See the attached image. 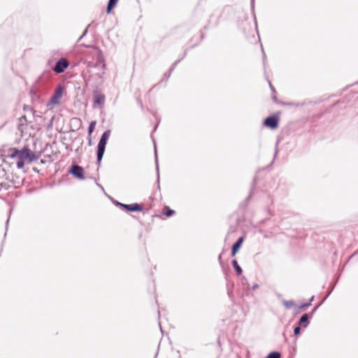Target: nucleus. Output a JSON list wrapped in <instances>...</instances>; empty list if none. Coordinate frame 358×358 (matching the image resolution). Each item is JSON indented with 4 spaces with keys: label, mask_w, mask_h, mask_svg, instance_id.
Here are the masks:
<instances>
[{
    "label": "nucleus",
    "mask_w": 358,
    "mask_h": 358,
    "mask_svg": "<svg viewBox=\"0 0 358 358\" xmlns=\"http://www.w3.org/2000/svg\"><path fill=\"white\" fill-rule=\"evenodd\" d=\"M179 62H180V59H178V60L176 61V62L173 64V65H172V66H171V69H170L169 72V73H165L164 77H165V78H166V80H167V79H169V78L170 77V76H171V74L172 71L174 70V69L176 68V65H177Z\"/></svg>",
    "instance_id": "16"
},
{
    "label": "nucleus",
    "mask_w": 358,
    "mask_h": 358,
    "mask_svg": "<svg viewBox=\"0 0 358 358\" xmlns=\"http://www.w3.org/2000/svg\"><path fill=\"white\" fill-rule=\"evenodd\" d=\"M155 157H156V162L157 163V148H156V145H155ZM157 171L159 172V168H158V164H157ZM159 178V176L158 175V178Z\"/></svg>",
    "instance_id": "27"
},
{
    "label": "nucleus",
    "mask_w": 358,
    "mask_h": 358,
    "mask_svg": "<svg viewBox=\"0 0 358 358\" xmlns=\"http://www.w3.org/2000/svg\"><path fill=\"white\" fill-rule=\"evenodd\" d=\"M96 51V55L97 58H96V65L99 64H103V66H105L104 64V57L102 53V51L99 48H95Z\"/></svg>",
    "instance_id": "11"
},
{
    "label": "nucleus",
    "mask_w": 358,
    "mask_h": 358,
    "mask_svg": "<svg viewBox=\"0 0 358 358\" xmlns=\"http://www.w3.org/2000/svg\"><path fill=\"white\" fill-rule=\"evenodd\" d=\"M94 103L93 106L95 107L96 106H99L102 107L105 103V96L98 92H94L93 94Z\"/></svg>",
    "instance_id": "7"
},
{
    "label": "nucleus",
    "mask_w": 358,
    "mask_h": 358,
    "mask_svg": "<svg viewBox=\"0 0 358 358\" xmlns=\"http://www.w3.org/2000/svg\"><path fill=\"white\" fill-rule=\"evenodd\" d=\"M280 357H281V355L280 352L274 351V352H270L267 355L266 358H280Z\"/></svg>",
    "instance_id": "18"
},
{
    "label": "nucleus",
    "mask_w": 358,
    "mask_h": 358,
    "mask_svg": "<svg viewBox=\"0 0 358 358\" xmlns=\"http://www.w3.org/2000/svg\"><path fill=\"white\" fill-rule=\"evenodd\" d=\"M138 104H140V105H141V107H143V103H142L141 101H138Z\"/></svg>",
    "instance_id": "37"
},
{
    "label": "nucleus",
    "mask_w": 358,
    "mask_h": 358,
    "mask_svg": "<svg viewBox=\"0 0 358 358\" xmlns=\"http://www.w3.org/2000/svg\"><path fill=\"white\" fill-rule=\"evenodd\" d=\"M243 237H240L236 241V243L232 245V248H231V256L232 257H234L236 254V252H238V250H239V248L241 247V245L243 242Z\"/></svg>",
    "instance_id": "9"
},
{
    "label": "nucleus",
    "mask_w": 358,
    "mask_h": 358,
    "mask_svg": "<svg viewBox=\"0 0 358 358\" xmlns=\"http://www.w3.org/2000/svg\"><path fill=\"white\" fill-rule=\"evenodd\" d=\"M118 0H109L107 5L106 12L110 13L112 10L116 6Z\"/></svg>",
    "instance_id": "12"
},
{
    "label": "nucleus",
    "mask_w": 358,
    "mask_h": 358,
    "mask_svg": "<svg viewBox=\"0 0 358 358\" xmlns=\"http://www.w3.org/2000/svg\"><path fill=\"white\" fill-rule=\"evenodd\" d=\"M69 172L80 180H84L85 178L83 168L78 164L72 165Z\"/></svg>",
    "instance_id": "2"
},
{
    "label": "nucleus",
    "mask_w": 358,
    "mask_h": 358,
    "mask_svg": "<svg viewBox=\"0 0 358 358\" xmlns=\"http://www.w3.org/2000/svg\"><path fill=\"white\" fill-rule=\"evenodd\" d=\"M258 287H259V285H258V284H257V283H255V284H254V285H252V290H255V289H257V288H258Z\"/></svg>",
    "instance_id": "30"
},
{
    "label": "nucleus",
    "mask_w": 358,
    "mask_h": 358,
    "mask_svg": "<svg viewBox=\"0 0 358 358\" xmlns=\"http://www.w3.org/2000/svg\"><path fill=\"white\" fill-rule=\"evenodd\" d=\"M279 120L278 117L273 115L266 117L264 120V124L266 127L272 129H276L278 126Z\"/></svg>",
    "instance_id": "5"
},
{
    "label": "nucleus",
    "mask_w": 358,
    "mask_h": 358,
    "mask_svg": "<svg viewBox=\"0 0 358 358\" xmlns=\"http://www.w3.org/2000/svg\"><path fill=\"white\" fill-rule=\"evenodd\" d=\"M251 6H252V9L254 10V8H255V0H251Z\"/></svg>",
    "instance_id": "31"
},
{
    "label": "nucleus",
    "mask_w": 358,
    "mask_h": 358,
    "mask_svg": "<svg viewBox=\"0 0 358 358\" xmlns=\"http://www.w3.org/2000/svg\"><path fill=\"white\" fill-rule=\"evenodd\" d=\"M241 283L244 289L245 290H249L250 288V285L248 283V279L245 277V276H242L241 278Z\"/></svg>",
    "instance_id": "14"
},
{
    "label": "nucleus",
    "mask_w": 358,
    "mask_h": 358,
    "mask_svg": "<svg viewBox=\"0 0 358 358\" xmlns=\"http://www.w3.org/2000/svg\"><path fill=\"white\" fill-rule=\"evenodd\" d=\"M20 121L22 124H23L24 122H27V117L25 115H23L20 118Z\"/></svg>",
    "instance_id": "26"
},
{
    "label": "nucleus",
    "mask_w": 358,
    "mask_h": 358,
    "mask_svg": "<svg viewBox=\"0 0 358 358\" xmlns=\"http://www.w3.org/2000/svg\"><path fill=\"white\" fill-rule=\"evenodd\" d=\"M95 125H96V121H92L90 123V125L88 127V135L89 136H91V134H92V132L94 129Z\"/></svg>",
    "instance_id": "19"
},
{
    "label": "nucleus",
    "mask_w": 358,
    "mask_h": 358,
    "mask_svg": "<svg viewBox=\"0 0 358 358\" xmlns=\"http://www.w3.org/2000/svg\"><path fill=\"white\" fill-rule=\"evenodd\" d=\"M110 130H106V131H105L103 133V134L101 136V138L103 139L104 141H108V138L110 137Z\"/></svg>",
    "instance_id": "21"
},
{
    "label": "nucleus",
    "mask_w": 358,
    "mask_h": 358,
    "mask_svg": "<svg viewBox=\"0 0 358 358\" xmlns=\"http://www.w3.org/2000/svg\"><path fill=\"white\" fill-rule=\"evenodd\" d=\"M310 306V302H306L299 306V309L305 310Z\"/></svg>",
    "instance_id": "22"
},
{
    "label": "nucleus",
    "mask_w": 358,
    "mask_h": 358,
    "mask_svg": "<svg viewBox=\"0 0 358 358\" xmlns=\"http://www.w3.org/2000/svg\"><path fill=\"white\" fill-rule=\"evenodd\" d=\"M69 62H68V60L62 58L56 62L52 69L56 73H62L65 71L66 69L69 67Z\"/></svg>",
    "instance_id": "3"
},
{
    "label": "nucleus",
    "mask_w": 358,
    "mask_h": 358,
    "mask_svg": "<svg viewBox=\"0 0 358 358\" xmlns=\"http://www.w3.org/2000/svg\"><path fill=\"white\" fill-rule=\"evenodd\" d=\"M110 130H106V131H105L103 133V134L101 136V138L103 139L104 141H108V138L110 137Z\"/></svg>",
    "instance_id": "20"
},
{
    "label": "nucleus",
    "mask_w": 358,
    "mask_h": 358,
    "mask_svg": "<svg viewBox=\"0 0 358 358\" xmlns=\"http://www.w3.org/2000/svg\"><path fill=\"white\" fill-rule=\"evenodd\" d=\"M8 156L11 159H16L17 168L19 169L24 168L25 161L31 163L39 158V156L36 155L27 146H24L21 150L15 148H10L8 150Z\"/></svg>",
    "instance_id": "1"
},
{
    "label": "nucleus",
    "mask_w": 358,
    "mask_h": 358,
    "mask_svg": "<svg viewBox=\"0 0 358 358\" xmlns=\"http://www.w3.org/2000/svg\"><path fill=\"white\" fill-rule=\"evenodd\" d=\"M268 84H269L270 89L272 92V99L273 100V101L277 102V97L275 95V94L276 93V91L270 81H268Z\"/></svg>",
    "instance_id": "17"
},
{
    "label": "nucleus",
    "mask_w": 358,
    "mask_h": 358,
    "mask_svg": "<svg viewBox=\"0 0 358 358\" xmlns=\"http://www.w3.org/2000/svg\"><path fill=\"white\" fill-rule=\"evenodd\" d=\"M218 260H219L220 263L222 264V254H220L218 256Z\"/></svg>",
    "instance_id": "32"
},
{
    "label": "nucleus",
    "mask_w": 358,
    "mask_h": 358,
    "mask_svg": "<svg viewBox=\"0 0 358 358\" xmlns=\"http://www.w3.org/2000/svg\"><path fill=\"white\" fill-rule=\"evenodd\" d=\"M231 263H232V266L234 268L237 275H241L243 270H242L241 267L238 265V262L236 259H234Z\"/></svg>",
    "instance_id": "13"
},
{
    "label": "nucleus",
    "mask_w": 358,
    "mask_h": 358,
    "mask_svg": "<svg viewBox=\"0 0 358 358\" xmlns=\"http://www.w3.org/2000/svg\"><path fill=\"white\" fill-rule=\"evenodd\" d=\"M314 299V296H313L308 302H310V303H312V301H313Z\"/></svg>",
    "instance_id": "34"
},
{
    "label": "nucleus",
    "mask_w": 358,
    "mask_h": 358,
    "mask_svg": "<svg viewBox=\"0 0 358 358\" xmlns=\"http://www.w3.org/2000/svg\"><path fill=\"white\" fill-rule=\"evenodd\" d=\"M63 91L64 88L61 85L57 86L54 94L50 98V102L54 104L59 103V99L62 96Z\"/></svg>",
    "instance_id": "6"
},
{
    "label": "nucleus",
    "mask_w": 358,
    "mask_h": 358,
    "mask_svg": "<svg viewBox=\"0 0 358 358\" xmlns=\"http://www.w3.org/2000/svg\"><path fill=\"white\" fill-rule=\"evenodd\" d=\"M322 303V301L313 309L311 315H313L316 311V310L318 308V307L321 305Z\"/></svg>",
    "instance_id": "29"
},
{
    "label": "nucleus",
    "mask_w": 358,
    "mask_h": 358,
    "mask_svg": "<svg viewBox=\"0 0 358 358\" xmlns=\"http://www.w3.org/2000/svg\"><path fill=\"white\" fill-rule=\"evenodd\" d=\"M282 303L287 309H289L295 306V303L293 300H283Z\"/></svg>",
    "instance_id": "15"
},
{
    "label": "nucleus",
    "mask_w": 358,
    "mask_h": 358,
    "mask_svg": "<svg viewBox=\"0 0 358 358\" xmlns=\"http://www.w3.org/2000/svg\"><path fill=\"white\" fill-rule=\"evenodd\" d=\"M8 222H9V218H8L7 220H6V228L8 227Z\"/></svg>",
    "instance_id": "36"
},
{
    "label": "nucleus",
    "mask_w": 358,
    "mask_h": 358,
    "mask_svg": "<svg viewBox=\"0 0 358 358\" xmlns=\"http://www.w3.org/2000/svg\"><path fill=\"white\" fill-rule=\"evenodd\" d=\"M121 208L131 212L143 210L142 206L137 203L132 204H121Z\"/></svg>",
    "instance_id": "8"
},
{
    "label": "nucleus",
    "mask_w": 358,
    "mask_h": 358,
    "mask_svg": "<svg viewBox=\"0 0 358 358\" xmlns=\"http://www.w3.org/2000/svg\"><path fill=\"white\" fill-rule=\"evenodd\" d=\"M107 144V141L103 139L100 138L98 145H97V151H96V158L98 164H101V159L103 158L106 145Z\"/></svg>",
    "instance_id": "4"
},
{
    "label": "nucleus",
    "mask_w": 358,
    "mask_h": 358,
    "mask_svg": "<svg viewBox=\"0 0 358 358\" xmlns=\"http://www.w3.org/2000/svg\"><path fill=\"white\" fill-rule=\"evenodd\" d=\"M300 333H301V326H299L297 324V326L295 327L294 329V334L295 336H297Z\"/></svg>",
    "instance_id": "23"
},
{
    "label": "nucleus",
    "mask_w": 358,
    "mask_h": 358,
    "mask_svg": "<svg viewBox=\"0 0 358 358\" xmlns=\"http://www.w3.org/2000/svg\"><path fill=\"white\" fill-rule=\"evenodd\" d=\"M175 213V211L173 210H171V209H169L167 211H166L164 213L165 215L167 216V217H170L172 215H173Z\"/></svg>",
    "instance_id": "24"
},
{
    "label": "nucleus",
    "mask_w": 358,
    "mask_h": 358,
    "mask_svg": "<svg viewBox=\"0 0 358 358\" xmlns=\"http://www.w3.org/2000/svg\"><path fill=\"white\" fill-rule=\"evenodd\" d=\"M358 255V250H357V251H355V252H354V253H353V254L350 257V258L353 257H354L355 255Z\"/></svg>",
    "instance_id": "33"
},
{
    "label": "nucleus",
    "mask_w": 358,
    "mask_h": 358,
    "mask_svg": "<svg viewBox=\"0 0 358 358\" xmlns=\"http://www.w3.org/2000/svg\"><path fill=\"white\" fill-rule=\"evenodd\" d=\"M87 32V28L85 29V30L84 31L82 36L79 38L78 41H80L86 35Z\"/></svg>",
    "instance_id": "28"
},
{
    "label": "nucleus",
    "mask_w": 358,
    "mask_h": 358,
    "mask_svg": "<svg viewBox=\"0 0 358 358\" xmlns=\"http://www.w3.org/2000/svg\"><path fill=\"white\" fill-rule=\"evenodd\" d=\"M121 204H122V203H120L118 201H116V205L120 206L121 208Z\"/></svg>",
    "instance_id": "35"
},
{
    "label": "nucleus",
    "mask_w": 358,
    "mask_h": 358,
    "mask_svg": "<svg viewBox=\"0 0 358 358\" xmlns=\"http://www.w3.org/2000/svg\"><path fill=\"white\" fill-rule=\"evenodd\" d=\"M24 110L34 112V108L32 107L29 106H27V105H24Z\"/></svg>",
    "instance_id": "25"
},
{
    "label": "nucleus",
    "mask_w": 358,
    "mask_h": 358,
    "mask_svg": "<svg viewBox=\"0 0 358 358\" xmlns=\"http://www.w3.org/2000/svg\"><path fill=\"white\" fill-rule=\"evenodd\" d=\"M310 324L309 315L307 313L303 314L299 319L297 324L303 328H306Z\"/></svg>",
    "instance_id": "10"
},
{
    "label": "nucleus",
    "mask_w": 358,
    "mask_h": 358,
    "mask_svg": "<svg viewBox=\"0 0 358 358\" xmlns=\"http://www.w3.org/2000/svg\"><path fill=\"white\" fill-rule=\"evenodd\" d=\"M262 51L264 52V49H262ZM264 57L265 56L264 52H263Z\"/></svg>",
    "instance_id": "38"
}]
</instances>
